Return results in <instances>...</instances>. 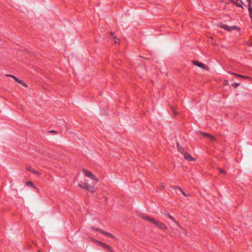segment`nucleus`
<instances>
[{
    "mask_svg": "<svg viewBox=\"0 0 252 252\" xmlns=\"http://www.w3.org/2000/svg\"><path fill=\"white\" fill-rule=\"evenodd\" d=\"M140 217L144 220H148L150 222H151L152 223L157 225L160 228L163 230H167V226L163 223L160 222L158 220L150 217L149 216H147L146 214H140Z\"/></svg>",
    "mask_w": 252,
    "mask_h": 252,
    "instance_id": "1",
    "label": "nucleus"
},
{
    "mask_svg": "<svg viewBox=\"0 0 252 252\" xmlns=\"http://www.w3.org/2000/svg\"><path fill=\"white\" fill-rule=\"evenodd\" d=\"M83 172L86 176L91 178L92 179L94 180L95 182L97 181L98 180L97 178L88 170H83Z\"/></svg>",
    "mask_w": 252,
    "mask_h": 252,
    "instance_id": "2",
    "label": "nucleus"
},
{
    "mask_svg": "<svg viewBox=\"0 0 252 252\" xmlns=\"http://www.w3.org/2000/svg\"><path fill=\"white\" fill-rule=\"evenodd\" d=\"M221 28L225 29L226 31H231L232 30H236V31L239 32L241 31V29L239 27L236 26L228 27L227 26L225 25V26H221Z\"/></svg>",
    "mask_w": 252,
    "mask_h": 252,
    "instance_id": "3",
    "label": "nucleus"
},
{
    "mask_svg": "<svg viewBox=\"0 0 252 252\" xmlns=\"http://www.w3.org/2000/svg\"><path fill=\"white\" fill-rule=\"evenodd\" d=\"M200 134H202L203 136L208 137L209 138V139L212 142H216V139L213 136L211 135L210 134H209L207 133H205V132H200Z\"/></svg>",
    "mask_w": 252,
    "mask_h": 252,
    "instance_id": "4",
    "label": "nucleus"
},
{
    "mask_svg": "<svg viewBox=\"0 0 252 252\" xmlns=\"http://www.w3.org/2000/svg\"><path fill=\"white\" fill-rule=\"evenodd\" d=\"M193 64L200 68H203V69H206V70L208 69V68L205 64H204L200 62H199L198 61H194Z\"/></svg>",
    "mask_w": 252,
    "mask_h": 252,
    "instance_id": "5",
    "label": "nucleus"
},
{
    "mask_svg": "<svg viewBox=\"0 0 252 252\" xmlns=\"http://www.w3.org/2000/svg\"><path fill=\"white\" fill-rule=\"evenodd\" d=\"M86 189L90 192H94L95 190V187L94 185L87 183Z\"/></svg>",
    "mask_w": 252,
    "mask_h": 252,
    "instance_id": "6",
    "label": "nucleus"
},
{
    "mask_svg": "<svg viewBox=\"0 0 252 252\" xmlns=\"http://www.w3.org/2000/svg\"><path fill=\"white\" fill-rule=\"evenodd\" d=\"M166 216H167L173 222H174L178 227H181L179 223L176 220L174 219V217H173L172 216L168 214H165Z\"/></svg>",
    "mask_w": 252,
    "mask_h": 252,
    "instance_id": "7",
    "label": "nucleus"
},
{
    "mask_svg": "<svg viewBox=\"0 0 252 252\" xmlns=\"http://www.w3.org/2000/svg\"><path fill=\"white\" fill-rule=\"evenodd\" d=\"M184 158L186 159L189 161H193L195 160L193 158H192L189 154L187 153H185Z\"/></svg>",
    "mask_w": 252,
    "mask_h": 252,
    "instance_id": "8",
    "label": "nucleus"
},
{
    "mask_svg": "<svg viewBox=\"0 0 252 252\" xmlns=\"http://www.w3.org/2000/svg\"><path fill=\"white\" fill-rule=\"evenodd\" d=\"M175 189L177 191H179V192H181L184 196H188V195L181 188L179 187H176L175 188Z\"/></svg>",
    "mask_w": 252,
    "mask_h": 252,
    "instance_id": "9",
    "label": "nucleus"
},
{
    "mask_svg": "<svg viewBox=\"0 0 252 252\" xmlns=\"http://www.w3.org/2000/svg\"><path fill=\"white\" fill-rule=\"evenodd\" d=\"M95 230L97 231H100L102 234H104L105 235H108L110 237H113V235L111 234H110L108 232H105L101 229H98L96 228Z\"/></svg>",
    "mask_w": 252,
    "mask_h": 252,
    "instance_id": "10",
    "label": "nucleus"
},
{
    "mask_svg": "<svg viewBox=\"0 0 252 252\" xmlns=\"http://www.w3.org/2000/svg\"><path fill=\"white\" fill-rule=\"evenodd\" d=\"M233 3H234L237 6L242 7L241 4L238 2L239 0H231Z\"/></svg>",
    "mask_w": 252,
    "mask_h": 252,
    "instance_id": "11",
    "label": "nucleus"
},
{
    "mask_svg": "<svg viewBox=\"0 0 252 252\" xmlns=\"http://www.w3.org/2000/svg\"><path fill=\"white\" fill-rule=\"evenodd\" d=\"M249 13H250V15L252 18V7H251V3L250 0H249Z\"/></svg>",
    "mask_w": 252,
    "mask_h": 252,
    "instance_id": "12",
    "label": "nucleus"
},
{
    "mask_svg": "<svg viewBox=\"0 0 252 252\" xmlns=\"http://www.w3.org/2000/svg\"><path fill=\"white\" fill-rule=\"evenodd\" d=\"M111 34H112L113 37L114 38L115 43L116 44L117 43H119L120 39L119 38H117L115 36H114L113 33L111 32Z\"/></svg>",
    "mask_w": 252,
    "mask_h": 252,
    "instance_id": "13",
    "label": "nucleus"
},
{
    "mask_svg": "<svg viewBox=\"0 0 252 252\" xmlns=\"http://www.w3.org/2000/svg\"><path fill=\"white\" fill-rule=\"evenodd\" d=\"M233 75H235V76H237V77H240V78H246V79L249 78V77L248 76H243V75H240V74H236V73H233Z\"/></svg>",
    "mask_w": 252,
    "mask_h": 252,
    "instance_id": "14",
    "label": "nucleus"
},
{
    "mask_svg": "<svg viewBox=\"0 0 252 252\" xmlns=\"http://www.w3.org/2000/svg\"><path fill=\"white\" fill-rule=\"evenodd\" d=\"M78 186L80 188L86 189L87 183H85V184H78Z\"/></svg>",
    "mask_w": 252,
    "mask_h": 252,
    "instance_id": "15",
    "label": "nucleus"
},
{
    "mask_svg": "<svg viewBox=\"0 0 252 252\" xmlns=\"http://www.w3.org/2000/svg\"><path fill=\"white\" fill-rule=\"evenodd\" d=\"M239 85H240V83H239L232 82V83H231V86L233 88H236V87H238Z\"/></svg>",
    "mask_w": 252,
    "mask_h": 252,
    "instance_id": "16",
    "label": "nucleus"
},
{
    "mask_svg": "<svg viewBox=\"0 0 252 252\" xmlns=\"http://www.w3.org/2000/svg\"><path fill=\"white\" fill-rule=\"evenodd\" d=\"M26 185H27V186H30L32 187H33V188H35V187L34 186V185H33V184L32 182H31V181H28V182H27L26 183Z\"/></svg>",
    "mask_w": 252,
    "mask_h": 252,
    "instance_id": "17",
    "label": "nucleus"
},
{
    "mask_svg": "<svg viewBox=\"0 0 252 252\" xmlns=\"http://www.w3.org/2000/svg\"><path fill=\"white\" fill-rule=\"evenodd\" d=\"M177 147L178 148V150L180 153H183L184 152V149L181 147L178 143H177Z\"/></svg>",
    "mask_w": 252,
    "mask_h": 252,
    "instance_id": "18",
    "label": "nucleus"
},
{
    "mask_svg": "<svg viewBox=\"0 0 252 252\" xmlns=\"http://www.w3.org/2000/svg\"><path fill=\"white\" fill-rule=\"evenodd\" d=\"M102 245H103V247L104 248H106L108 250H111V248L108 245H106L105 244H103Z\"/></svg>",
    "mask_w": 252,
    "mask_h": 252,
    "instance_id": "19",
    "label": "nucleus"
},
{
    "mask_svg": "<svg viewBox=\"0 0 252 252\" xmlns=\"http://www.w3.org/2000/svg\"><path fill=\"white\" fill-rule=\"evenodd\" d=\"M17 82L24 86H26V84L21 80L19 79Z\"/></svg>",
    "mask_w": 252,
    "mask_h": 252,
    "instance_id": "20",
    "label": "nucleus"
},
{
    "mask_svg": "<svg viewBox=\"0 0 252 252\" xmlns=\"http://www.w3.org/2000/svg\"><path fill=\"white\" fill-rule=\"evenodd\" d=\"M10 77H12L13 78H14L16 81H18V80H19V79L18 78H17L16 77L13 76V75H8Z\"/></svg>",
    "mask_w": 252,
    "mask_h": 252,
    "instance_id": "21",
    "label": "nucleus"
},
{
    "mask_svg": "<svg viewBox=\"0 0 252 252\" xmlns=\"http://www.w3.org/2000/svg\"><path fill=\"white\" fill-rule=\"evenodd\" d=\"M26 168L28 170H29V171H31V170L32 169L31 166H28V167H27Z\"/></svg>",
    "mask_w": 252,
    "mask_h": 252,
    "instance_id": "22",
    "label": "nucleus"
},
{
    "mask_svg": "<svg viewBox=\"0 0 252 252\" xmlns=\"http://www.w3.org/2000/svg\"><path fill=\"white\" fill-rule=\"evenodd\" d=\"M31 171L32 173H36V171L34 169H32Z\"/></svg>",
    "mask_w": 252,
    "mask_h": 252,
    "instance_id": "23",
    "label": "nucleus"
},
{
    "mask_svg": "<svg viewBox=\"0 0 252 252\" xmlns=\"http://www.w3.org/2000/svg\"><path fill=\"white\" fill-rule=\"evenodd\" d=\"M226 83H227V81L226 80H224V83L226 84Z\"/></svg>",
    "mask_w": 252,
    "mask_h": 252,
    "instance_id": "24",
    "label": "nucleus"
},
{
    "mask_svg": "<svg viewBox=\"0 0 252 252\" xmlns=\"http://www.w3.org/2000/svg\"><path fill=\"white\" fill-rule=\"evenodd\" d=\"M107 198L106 197H105V201L107 200Z\"/></svg>",
    "mask_w": 252,
    "mask_h": 252,
    "instance_id": "25",
    "label": "nucleus"
},
{
    "mask_svg": "<svg viewBox=\"0 0 252 252\" xmlns=\"http://www.w3.org/2000/svg\"><path fill=\"white\" fill-rule=\"evenodd\" d=\"M53 132H55V131L54 130L52 131Z\"/></svg>",
    "mask_w": 252,
    "mask_h": 252,
    "instance_id": "26",
    "label": "nucleus"
}]
</instances>
